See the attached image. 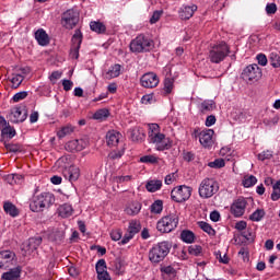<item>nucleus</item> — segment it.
Returning <instances> with one entry per match:
<instances>
[{"instance_id":"obj_48","label":"nucleus","mask_w":280,"mask_h":280,"mask_svg":"<svg viewBox=\"0 0 280 280\" xmlns=\"http://www.w3.org/2000/svg\"><path fill=\"white\" fill-rule=\"evenodd\" d=\"M114 183H117L118 185L121 183H130L132 180V176L127 175V176H115L113 178Z\"/></svg>"},{"instance_id":"obj_45","label":"nucleus","mask_w":280,"mask_h":280,"mask_svg":"<svg viewBox=\"0 0 280 280\" xmlns=\"http://www.w3.org/2000/svg\"><path fill=\"white\" fill-rule=\"evenodd\" d=\"M243 185L244 187H253L254 185H257V177H255L254 175L245 177V179L243 180Z\"/></svg>"},{"instance_id":"obj_17","label":"nucleus","mask_w":280,"mask_h":280,"mask_svg":"<svg viewBox=\"0 0 280 280\" xmlns=\"http://www.w3.org/2000/svg\"><path fill=\"white\" fill-rule=\"evenodd\" d=\"M213 135H215L213 129H206L200 132L199 142L203 148H211L213 145Z\"/></svg>"},{"instance_id":"obj_26","label":"nucleus","mask_w":280,"mask_h":280,"mask_svg":"<svg viewBox=\"0 0 280 280\" xmlns=\"http://www.w3.org/2000/svg\"><path fill=\"white\" fill-rule=\"evenodd\" d=\"M3 209H4V212L10 215L11 218H16L19 217V208H16L14 206V203L10 202V201H4L3 203Z\"/></svg>"},{"instance_id":"obj_54","label":"nucleus","mask_w":280,"mask_h":280,"mask_svg":"<svg viewBox=\"0 0 280 280\" xmlns=\"http://www.w3.org/2000/svg\"><path fill=\"white\" fill-rule=\"evenodd\" d=\"M25 97H27V92L23 91L18 92L15 95H13L12 100L13 102H21V100H25Z\"/></svg>"},{"instance_id":"obj_51","label":"nucleus","mask_w":280,"mask_h":280,"mask_svg":"<svg viewBox=\"0 0 280 280\" xmlns=\"http://www.w3.org/2000/svg\"><path fill=\"white\" fill-rule=\"evenodd\" d=\"M272 159V152L271 151H264L258 154V161H268Z\"/></svg>"},{"instance_id":"obj_36","label":"nucleus","mask_w":280,"mask_h":280,"mask_svg":"<svg viewBox=\"0 0 280 280\" xmlns=\"http://www.w3.org/2000/svg\"><path fill=\"white\" fill-rule=\"evenodd\" d=\"M189 255H192L194 257H202V246L200 245H190L188 247Z\"/></svg>"},{"instance_id":"obj_59","label":"nucleus","mask_w":280,"mask_h":280,"mask_svg":"<svg viewBox=\"0 0 280 280\" xmlns=\"http://www.w3.org/2000/svg\"><path fill=\"white\" fill-rule=\"evenodd\" d=\"M266 12H267V14H276L277 13V4L276 3L267 4Z\"/></svg>"},{"instance_id":"obj_30","label":"nucleus","mask_w":280,"mask_h":280,"mask_svg":"<svg viewBox=\"0 0 280 280\" xmlns=\"http://www.w3.org/2000/svg\"><path fill=\"white\" fill-rule=\"evenodd\" d=\"M141 231V222L137 221V220H132L129 222V226L127 229V233L131 236H136L137 233H139Z\"/></svg>"},{"instance_id":"obj_18","label":"nucleus","mask_w":280,"mask_h":280,"mask_svg":"<svg viewBox=\"0 0 280 280\" xmlns=\"http://www.w3.org/2000/svg\"><path fill=\"white\" fill-rule=\"evenodd\" d=\"M130 139L135 143H140L145 140V131L141 127H133L129 129Z\"/></svg>"},{"instance_id":"obj_1","label":"nucleus","mask_w":280,"mask_h":280,"mask_svg":"<svg viewBox=\"0 0 280 280\" xmlns=\"http://www.w3.org/2000/svg\"><path fill=\"white\" fill-rule=\"evenodd\" d=\"M172 244L167 241L160 242L149 250V260L151 264H161L170 255Z\"/></svg>"},{"instance_id":"obj_12","label":"nucleus","mask_w":280,"mask_h":280,"mask_svg":"<svg viewBox=\"0 0 280 280\" xmlns=\"http://www.w3.org/2000/svg\"><path fill=\"white\" fill-rule=\"evenodd\" d=\"M159 82V75L154 72H147L140 78V84L143 89H156Z\"/></svg>"},{"instance_id":"obj_49","label":"nucleus","mask_w":280,"mask_h":280,"mask_svg":"<svg viewBox=\"0 0 280 280\" xmlns=\"http://www.w3.org/2000/svg\"><path fill=\"white\" fill-rule=\"evenodd\" d=\"M125 152H126L125 148H122L121 150H118V151H113L109 153V159H112L113 161H115L117 159H121V156H124Z\"/></svg>"},{"instance_id":"obj_6","label":"nucleus","mask_w":280,"mask_h":280,"mask_svg":"<svg viewBox=\"0 0 280 280\" xmlns=\"http://www.w3.org/2000/svg\"><path fill=\"white\" fill-rule=\"evenodd\" d=\"M176 226H178V217L176 214L162 217L156 223L159 233H172Z\"/></svg>"},{"instance_id":"obj_28","label":"nucleus","mask_w":280,"mask_h":280,"mask_svg":"<svg viewBox=\"0 0 280 280\" xmlns=\"http://www.w3.org/2000/svg\"><path fill=\"white\" fill-rule=\"evenodd\" d=\"M119 75H121V65L119 63L112 66L106 72L107 80H113V78H119Z\"/></svg>"},{"instance_id":"obj_42","label":"nucleus","mask_w":280,"mask_h":280,"mask_svg":"<svg viewBox=\"0 0 280 280\" xmlns=\"http://www.w3.org/2000/svg\"><path fill=\"white\" fill-rule=\"evenodd\" d=\"M270 65L275 69H279L280 67V56L277 52L270 54Z\"/></svg>"},{"instance_id":"obj_46","label":"nucleus","mask_w":280,"mask_h":280,"mask_svg":"<svg viewBox=\"0 0 280 280\" xmlns=\"http://www.w3.org/2000/svg\"><path fill=\"white\" fill-rule=\"evenodd\" d=\"M172 89H174V80L166 78L164 80V91L165 93H172Z\"/></svg>"},{"instance_id":"obj_5","label":"nucleus","mask_w":280,"mask_h":280,"mask_svg":"<svg viewBox=\"0 0 280 280\" xmlns=\"http://www.w3.org/2000/svg\"><path fill=\"white\" fill-rule=\"evenodd\" d=\"M56 203V196L51 192H42L37 196L36 211L37 213H47Z\"/></svg>"},{"instance_id":"obj_14","label":"nucleus","mask_w":280,"mask_h":280,"mask_svg":"<svg viewBox=\"0 0 280 280\" xmlns=\"http://www.w3.org/2000/svg\"><path fill=\"white\" fill-rule=\"evenodd\" d=\"M81 45H82V32H80V30H77L74 35L72 36V47L70 49L71 58H74L75 60L80 58Z\"/></svg>"},{"instance_id":"obj_9","label":"nucleus","mask_w":280,"mask_h":280,"mask_svg":"<svg viewBox=\"0 0 280 280\" xmlns=\"http://www.w3.org/2000/svg\"><path fill=\"white\" fill-rule=\"evenodd\" d=\"M241 78L245 82H257L261 78V68L257 63L249 65L243 70Z\"/></svg>"},{"instance_id":"obj_25","label":"nucleus","mask_w":280,"mask_h":280,"mask_svg":"<svg viewBox=\"0 0 280 280\" xmlns=\"http://www.w3.org/2000/svg\"><path fill=\"white\" fill-rule=\"evenodd\" d=\"M141 202L139 201H132L131 203H129V206L125 209V213H127V215H139V213L141 212Z\"/></svg>"},{"instance_id":"obj_35","label":"nucleus","mask_w":280,"mask_h":280,"mask_svg":"<svg viewBox=\"0 0 280 280\" xmlns=\"http://www.w3.org/2000/svg\"><path fill=\"white\" fill-rule=\"evenodd\" d=\"M151 213L161 214L163 213V200H155L150 207Z\"/></svg>"},{"instance_id":"obj_3","label":"nucleus","mask_w":280,"mask_h":280,"mask_svg":"<svg viewBox=\"0 0 280 280\" xmlns=\"http://www.w3.org/2000/svg\"><path fill=\"white\" fill-rule=\"evenodd\" d=\"M154 49V40L148 38L145 35H138L130 43V50L133 54H143Z\"/></svg>"},{"instance_id":"obj_53","label":"nucleus","mask_w":280,"mask_h":280,"mask_svg":"<svg viewBox=\"0 0 280 280\" xmlns=\"http://www.w3.org/2000/svg\"><path fill=\"white\" fill-rule=\"evenodd\" d=\"M110 238L113 242H119L121 240V230H113L110 232Z\"/></svg>"},{"instance_id":"obj_58","label":"nucleus","mask_w":280,"mask_h":280,"mask_svg":"<svg viewBox=\"0 0 280 280\" xmlns=\"http://www.w3.org/2000/svg\"><path fill=\"white\" fill-rule=\"evenodd\" d=\"M8 152H21V145L19 144H5Z\"/></svg>"},{"instance_id":"obj_16","label":"nucleus","mask_w":280,"mask_h":280,"mask_svg":"<svg viewBox=\"0 0 280 280\" xmlns=\"http://www.w3.org/2000/svg\"><path fill=\"white\" fill-rule=\"evenodd\" d=\"M62 175L66 180H69V183H75V180L80 178V167L75 165L65 167L62 171Z\"/></svg>"},{"instance_id":"obj_39","label":"nucleus","mask_w":280,"mask_h":280,"mask_svg":"<svg viewBox=\"0 0 280 280\" xmlns=\"http://www.w3.org/2000/svg\"><path fill=\"white\" fill-rule=\"evenodd\" d=\"M224 165H226L224 159H215L213 162L208 163V167H212L213 170H221Z\"/></svg>"},{"instance_id":"obj_44","label":"nucleus","mask_w":280,"mask_h":280,"mask_svg":"<svg viewBox=\"0 0 280 280\" xmlns=\"http://www.w3.org/2000/svg\"><path fill=\"white\" fill-rule=\"evenodd\" d=\"M34 244V238H30L27 243H24L22 245V250H25V253H32L33 250H36V245Z\"/></svg>"},{"instance_id":"obj_33","label":"nucleus","mask_w":280,"mask_h":280,"mask_svg":"<svg viewBox=\"0 0 280 280\" xmlns=\"http://www.w3.org/2000/svg\"><path fill=\"white\" fill-rule=\"evenodd\" d=\"M266 217V211L264 209H257L249 215L252 222H261Z\"/></svg>"},{"instance_id":"obj_63","label":"nucleus","mask_w":280,"mask_h":280,"mask_svg":"<svg viewBox=\"0 0 280 280\" xmlns=\"http://www.w3.org/2000/svg\"><path fill=\"white\" fill-rule=\"evenodd\" d=\"M210 220L212 222H220V212H218L217 210L212 211L210 213Z\"/></svg>"},{"instance_id":"obj_61","label":"nucleus","mask_w":280,"mask_h":280,"mask_svg":"<svg viewBox=\"0 0 280 280\" xmlns=\"http://www.w3.org/2000/svg\"><path fill=\"white\" fill-rule=\"evenodd\" d=\"M217 119L214 115H210L206 118V126L207 128H211V126H214Z\"/></svg>"},{"instance_id":"obj_15","label":"nucleus","mask_w":280,"mask_h":280,"mask_svg":"<svg viewBox=\"0 0 280 280\" xmlns=\"http://www.w3.org/2000/svg\"><path fill=\"white\" fill-rule=\"evenodd\" d=\"M16 259V254L12 250H2L0 252V268L2 270H8L12 266V261Z\"/></svg>"},{"instance_id":"obj_34","label":"nucleus","mask_w":280,"mask_h":280,"mask_svg":"<svg viewBox=\"0 0 280 280\" xmlns=\"http://www.w3.org/2000/svg\"><path fill=\"white\" fill-rule=\"evenodd\" d=\"M197 224H198L199 229H201V231H203L208 235H211V236L215 235V230H213L211 224H209L205 221H199Z\"/></svg>"},{"instance_id":"obj_57","label":"nucleus","mask_w":280,"mask_h":280,"mask_svg":"<svg viewBox=\"0 0 280 280\" xmlns=\"http://www.w3.org/2000/svg\"><path fill=\"white\" fill-rule=\"evenodd\" d=\"M62 86H63V91H71V89H73V81L63 79Z\"/></svg>"},{"instance_id":"obj_7","label":"nucleus","mask_w":280,"mask_h":280,"mask_svg":"<svg viewBox=\"0 0 280 280\" xmlns=\"http://www.w3.org/2000/svg\"><path fill=\"white\" fill-rule=\"evenodd\" d=\"M191 191H194V189L189 186H177L172 189L171 198L174 202H186V200L191 198Z\"/></svg>"},{"instance_id":"obj_37","label":"nucleus","mask_w":280,"mask_h":280,"mask_svg":"<svg viewBox=\"0 0 280 280\" xmlns=\"http://www.w3.org/2000/svg\"><path fill=\"white\" fill-rule=\"evenodd\" d=\"M71 132H73V127L71 125H67L57 132V137H59V139H65V137H67V135H71Z\"/></svg>"},{"instance_id":"obj_31","label":"nucleus","mask_w":280,"mask_h":280,"mask_svg":"<svg viewBox=\"0 0 280 280\" xmlns=\"http://www.w3.org/2000/svg\"><path fill=\"white\" fill-rule=\"evenodd\" d=\"M180 240L184 241L185 244H194V242H196V234L190 230H183L180 233Z\"/></svg>"},{"instance_id":"obj_56","label":"nucleus","mask_w":280,"mask_h":280,"mask_svg":"<svg viewBox=\"0 0 280 280\" xmlns=\"http://www.w3.org/2000/svg\"><path fill=\"white\" fill-rule=\"evenodd\" d=\"M257 60L258 65H260L261 67H266V65H268V58L264 54L257 55Z\"/></svg>"},{"instance_id":"obj_43","label":"nucleus","mask_w":280,"mask_h":280,"mask_svg":"<svg viewBox=\"0 0 280 280\" xmlns=\"http://www.w3.org/2000/svg\"><path fill=\"white\" fill-rule=\"evenodd\" d=\"M140 163H150L151 165H154L159 163V158L154 155H144L140 158Z\"/></svg>"},{"instance_id":"obj_40","label":"nucleus","mask_w":280,"mask_h":280,"mask_svg":"<svg viewBox=\"0 0 280 280\" xmlns=\"http://www.w3.org/2000/svg\"><path fill=\"white\" fill-rule=\"evenodd\" d=\"M23 75L21 74H14L11 78V83H12V89H19L21 86V84L23 83Z\"/></svg>"},{"instance_id":"obj_4","label":"nucleus","mask_w":280,"mask_h":280,"mask_svg":"<svg viewBox=\"0 0 280 280\" xmlns=\"http://www.w3.org/2000/svg\"><path fill=\"white\" fill-rule=\"evenodd\" d=\"M230 51L231 50L229 48V45H226V43L224 42L212 46L209 51L210 62H213L214 65H220V62H222L224 58L229 56Z\"/></svg>"},{"instance_id":"obj_8","label":"nucleus","mask_w":280,"mask_h":280,"mask_svg":"<svg viewBox=\"0 0 280 280\" xmlns=\"http://www.w3.org/2000/svg\"><path fill=\"white\" fill-rule=\"evenodd\" d=\"M80 22V13L73 9H69L62 13L61 25L66 30H73Z\"/></svg>"},{"instance_id":"obj_20","label":"nucleus","mask_w":280,"mask_h":280,"mask_svg":"<svg viewBox=\"0 0 280 280\" xmlns=\"http://www.w3.org/2000/svg\"><path fill=\"white\" fill-rule=\"evenodd\" d=\"M196 10H198L196 4L182 7L179 11V19H182V21H189V19L194 16V12H196Z\"/></svg>"},{"instance_id":"obj_64","label":"nucleus","mask_w":280,"mask_h":280,"mask_svg":"<svg viewBox=\"0 0 280 280\" xmlns=\"http://www.w3.org/2000/svg\"><path fill=\"white\" fill-rule=\"evenodd\" d=\"M97 279L98 280H110V275H108V270L97 273Z\"/></svg>"},{"instance_id":"obj_41","label":"nucleus","mask_w":280,"mask_h":280,"mask_svg":"<svg viewBox=\"0 0 280 280\" xmlns=\"http://www.w3.org/2000/svg\"><path fill=\"white\" fill-rule=\"evenodd\" d=\"M108 115H110V112H108V109H106V108H103V109H98L97 112H95L93 117H94V119L102 120V119L108 118Z\"/></svg>"},{"instance_id":"obj_60","label":"nucleus","mask_w":280,"mask_h":280,"mask_svg":"<svg viewBox=\"0 0 280 280\" xmlns=\"http://www.w3.org/2000/svg\"><path fill=\"white\" fill-rule=\"evenodd\" d=\"M264 124H266V126H277L279 124V116H276L271 119H265Z\"/></svg>"},{"instance_id":"obj_23","label":"nucleus","mask_w":280,"mask_h":280,"mask_svg":"<svg viewBox=\"0 0 280 280\" xmlns=\"http://www.w3.org/2000/svg\"><path fill=\"white\" fill-rule=\"evenodd\" d=\"M215 103L211 100H206L199 105V110L201 115L212 113V110H215Z\"/></svg>"},{"instance_id":"obj_27","label":"nucleus","mask_w":280,"mask_h":280,"mask_svg":"<svg viewBox=\"0 0 280 280\" xmlns=\"http://www.w3.org/2000/svg\"><path fill=\"white\" fill-rule=\"evenodd\" d=\"M58 215H60V218H71V215H73V207L69 203L59 206Z\"/></svg>"},{"instance_id":"obj_10","label":"nucleus","mask_w":280,"mask_h":280,"mask_svg":"<svg viewBox=\"0 0 280 280\" xmlns=\"http://www.w3.org/2000/svg\"><path fill=\"white\" fill-rule=\"evenodd\" d=\"M149 143H154L159 152H163V150H170V148H172V141H170V138L165 137V133L161 132L151 135Z\"/></svg>"},{"instance_id":"obj_52","label":"nucleus","mask_w":280,"mask_h":280,"mask_svg":"<svg viewBox=\"0 0 280 280\" xmlns=\"http://www.w3.org/2000/svg\"><path fill=\"white\" fill-rule=\"evenodd\" d=\"M162 14H163V11H154L150 19V23L151 24L159 23Z\"/></svg>"},{"instance_id":"obj_32","label":"nucleus","mask_w":280,"mask_h":280,"mask_svg":"<svg viewBox=\"0 0 280 280\" xmlns=\"http://www.w3.org/2000/svg\"><path fill=\"white\" fill-rule=\"evenodd\" d=\"M90 28L92 32H95L96 34H105L106 33V25L102 22H91L90 23Z\"/></svg>"},{"instance_id":"obj_47","label":"nucleus","mask_w":280,"mask_h":280,"mask_svg":"<svg viewBox=\"0 0 280 280\" xmlns=\"http://www.w3.org/2000/svg\"><path fill=\"white\" fill-rule=\"evenodd\" d=\"M161 132V127L159 124H149V139L151 135H159Z\"/></svg>"},{"instance_id":"obj_22","label":"nucleus","mask_w":280,"mask_h":280,"mask_svg":"<svg viewBox=\"0 0 280 280\" xmlns=\"http://www.w3.org/2000/svg\"><path fill=\"white\" fill-rule=\"evenodd\" d=\"M21 266H18L15 268L10 269L9 271L2 273L3 280H19L21 279V272H22Z\"/></svg>"},{"instance_id":"obj_55","label":"nucleus","mask_w":280,"mask_h":280,"mask_svg":"<svg viewBox=\"0 0 280 280\" xmlns=\"http://www.w3.org/2000/svg\"><path fill=\"white\" fill-rule=\"evenodd\" d=\"M2 135H9V137L12 139L16 135V130L12 127H4L2 129Z\"/></svg>"},{"instance_id":"obj_19","label":"nucleus","mask_w":280,"mask_h":280,"mask_svg":"<svg viewBox=\"0 0 280 280\" xmlns=\"http://www.w3.org/2000/svg\"><path fill=\"white\" fill-rule=\"evenodd\" d=\"M121 139V133L116 130H110L106 133V143L109 148H116Z\"/></svg>"},{"instance_id":"obj_50","label":"nucleus","mask_w":280,"mask_h":280,"mask_svg":"<svg viewBox=\"0 0 280 280\" xmlns=\"http://www.w3.org/2000/svg\"><path fill=\"white\" fill-rule=\"evenodd\" d=\"M161 272H164V275H168V277H176V269L172 266L163 267L161 269Z\"/></svg>"},{"instance_id":"obj_2","label":"nucleus","mask_w":280,"mask_h":280,"mask_svg":"<svg viewBox=\"0 0 280 280\" xmlns=\"http://www.w3.org/2000/svg\"><path fill=\"white\" fill-rule=\"evenodd\" d=\"M218 191H220V185L215 179L209 177L202 179L198 188V194L203 200L213 198Z\"/></svg>"},{"instance_id":"obj_29","label":"nucleus","mask_w":280,"mask_h":280,"mask_svg":"<svg viewBox=\"0 0 280 280\" xmlns=\"http://www.w3.org/2000/svg\"><path fill=\"white\" fill-rule=\"evenodd\" d=\"M161 187H163V182L161 179L149 180L145 185V189L149 190L151 194H154V191H159Z\"/></svg>"},{"instance_id":"obj_38","label":"nucleus","mask_w":280,"mask_h":280,"mask_svg":"<svg viewBox=\"0 0 280 280\" xmlns=\"http://www.w3.org/2000/svg\"><path fill=\"white\" fill-rule=\"evenodd\" d=\"M96 275H100L101 272H106L108 270V267L106 266L105 259H100L95 265Z\"/></svg>"},{"instance_id":"obj_24","label":"nucleus","mask_w":280,"mask_h":280,"mask_svg":"<svg viewBox=\"0 0 280 280\" xmlns=\"http://www.w3.org/2000/svg\"><path fill=\"white\" fill-rule=\"evenodd\" d=\"M83 148V140H71L66 144V150H68L69 152H82Z\"/></svg>"},{"instance_id":"obj_62","label":"nucleus","mask_w":280,"mask_h":280,"mask_svg":"<svg viewBox=\"0 0 280 280\" xmlns=\"http://www.w3.org/2000/svg\"><path fill=\"white\" fill-rule=\"evenodd\" d=\"M246 226H248V224L246 223V221H238L235 224V229L236 231H246Z\"/></svg>"},{"instance_id":"obj_11","label":"nucleus","mask_w":280,"mask_h":280,"mask_svg":"<svg viewBox=\"0 0 280 280\" xmlns=\"http://www.w3.org/2000/svg\"><path fill=\"white\" fill-rule=\"evenodd\" d=\"M7 118L11 124H23L27 119V109L23 106L12 107Z\"/></svg>"},{"instance_id":"obj_13","label":"nucleus","mask_w":280,"mask_h":280,"mask_svg":"<svg viewBox=\"0 0 280 280\" xmlns=\"http://www.w3.org/2000/svg\"><path fill=\"white\" fill-rule=\"evenodd\" d=\"M246 205H248V202L244 198L236 199L230 208L232 215H234V218H242L246 212Z\"/></svg>"},{"instance_id":"obj_21","label":"nucleus","mask_w":280,"mask_h":280,"mask_svg":"<svg viewBox=\"0 0 280 280\" xmlns=\"http://www.w3.org/2000/svg\"><path fill=\"white\" fill-rule=\"evenodd\" d=\"M36 40L37 44L40 45V47H47L49 43H51V38H49V34L45 32L43 28H38L36 31Z\"/></svg>"}]
</instances>
